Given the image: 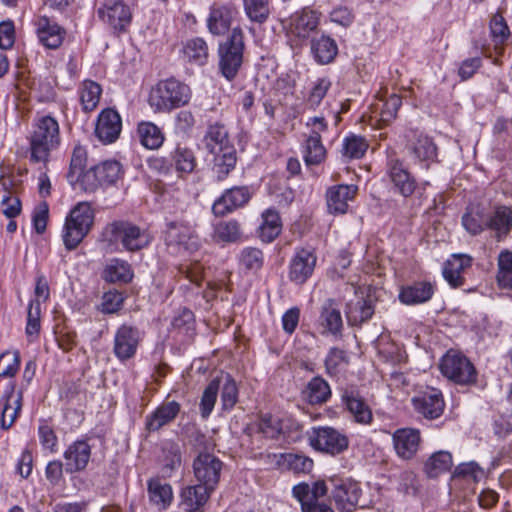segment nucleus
<instances>
[{"instance_id": "obj_1", "label": "nucleus", "mask_w": 512, "mask_h": 512, "mask_svg": "<svg viewBox=\"0 0 512 512\" xmlns=\"http://www.w3.org/2000/svg\"><path fill=\"white\" fill-rule=\"evenodd\" d=\"M27 139L29 142L30 162L47 163L51 152L60 145L61 138L58 121L49 115L36 118Z\"/></svg>"}, {"instance_id": "obj_2", "label": "nucleus", "mask_w": 512, "mask_h": 512, "mask_svg": "<svg viewBox=\"0 0 512 512\" xmlns=\"http://www.w3.org/2000/svg\"><path fill=\"white\" fill-rule=\"evenodd\" d=\"M192 97L190 87L171 77L160 80L150 91L149 105L155 112L169 113L186 106Z\"/></svg>"}, {"instance_id": "obj_3", "label": "nucleus", "mask_w": 512, "mask_h": 512, "mask_svg": "<svg viewBox=\"0 0 512 512\" xmlns=\"http://www.w3.org/2000/svg\"><path fill=\"white\" fill-rule=\"evenodd\" d=\"M103 240L109 245H118L130 252L139 251L151 242L147 230L140 228L132 222L118 220L108 224L103 231Z\"/></svg>"}, {"instance_id": "obj_4", "label": "nucleus", "mask_w": 512, "mask_h": 512, "mask_svg": "<svg viewBox=\"0 0 512 512\" xmlns=\"http://www.w3.org/2000/svg\"><path fill=\"white\" fill-rule=\"evenodd\" d=\"M94 211L88 202H79L67 215L62 231L66 249H75L91 230Z\"/></svg>"}, {"instance_id": "obj_5", "label": "nucleus", "mask_w": 512, "mask_h": 512, "mask_svg": "<svg viewBox=\"0 0 512 512\" xmlns=\"http://www.w3.org/2000/svg\"><path fill=\"white\" fill-rule=\"evenodd\" d=\"M244 48V34L240 27L233 28L226 41L219 46V69L228 81L236 77L242 66Z\"/></svg>"}, {"instance_id": "obj_6", "label": "nucleus", "mask_w": 512, "mask_h": 512, "mask_svg": "<svg viewBox=\"0 0 512 512\" xmlns=\"http://www.w3.org/2000/svg\"><path fill=\"white\" fill-rule=\"evenodd\" d=\"M441 373L449 380L460 385L476 381V370L470 360L456 351H448L440 362Z\"/></svg>"}, {"instance_id": "obj_7", "label": "nucleus", "mask_w": 512, "mask_h": 512, "mask_svg": "<svg viewBox=\"0 0 512 512\" xmlns=\"http://www.w3.org/2000/svg\"><path fill=\"white\" fill-rule=\"evenodd\" d=\"M414 412L427 420L439 418L445 409V402L440 390L426 387L418 391L412 398Z\"/></svg>"}, {"instance_id": "obj_8", "label": "nucleus", "mask_w": 512, "mask_h": 512, "mask_svg": "<svg viewBox=\"0 0 512 512\" xmlns=\"http://www.w3.org/2000/svg\"><path fill=\"white\" fill-rule=\"evenodd\" d=\"M310 444L314 449L334 456L348 448L349 440L337 429L326 426L313 429Z\"/></svg>"}, {"instance_id": "obj_9", "label": "nucleus", "mask_w": 512, "mask_h": 512, "mask_svg": "<svg viewBox=\"0 0 512 512\" xmlns=\"http://www.w3.org/2000/svg\"><path fill=\"white\" fill-rule=\"evenodd\" d=\"M332 485V497L337 508L344 512H351L358 505L361 488L352 478L334 477L329 480Z\"/></svg>"}, {"instance_id": "obj_10", "label": "nucleus", "mask_w": 512, "mask_h": 512, "mask_svg": "<svg viewBox=\"0 0 512 512\" xmlns=\"http://www.w3.org/2000/svg\"><path fill=\"white\" fill-rule=\"evenodd\" d=\"M406 148L415 162L424 164L426 169L437 159V146L433 139L423 132L410 130L407 135Z\"/></svg>"}, {"instance_id": "obj_11", "label": "nucleus", "mask_w": 512, "mask_h": 512, "mask_svg": "<svg viewBox=\"0 0 512 512\" xmlns=\"http://www.w3.org/2000/svg\"><path fill=\"white\" fill-rule=\"evenodd\" d=\"M142 340L141 332L137 327L122 324L114 335L113 353L120 362L132 359Z\"/></svg>"}, {"instance_id": "obj_12", "label": "nucleus", "mask_w": 512, "mask_h": 512, "mask_svg": "<svg viewBox=\"0 0 512 512\" xmlns=\"http://www.w3.org/2000/svg\"><path fill=\"white\" fill-rule=\"evenodd\" d=\"M298 423L291 419H281L271 414L261 415L257 422L251 424L247 431L249 434L260 433L266 438L277 439L280 436H286L289 431H299Z\"/></svg>"}, {"instance_id": "obj_13", "label": "nucleus", "mask_w": 512, "mask_h": 512, "mask_svg": "<svg viewBox=\"0 0 512 512\" xmlns=\"http://www.w3.org/2000/svg\"><path fill=\"white\" fill-rule=\"evenodd\" d=\"M222 467L223 462L209 452H200L193 462V471L197 481L214 489L220 480Z\"/></svg>"}, {"instance_id": "obj_14", "label": "nucleus", "mask_w": 512, "mask_h": 512, "mask_svg": "<svg viewBox=\"0 0 512 512\" xmlns=\"http://www.w3.org/2000/svg\"><path fill=\"white\" fill-rule=\"evenodd\" d=\"M167 246L193 252L198 249L199 241L194 230L183 222H169L165 231Z\"/></svg>"}, {"instance_id": "obj_15", "label": "nucleus", "mask_w": 512, "mask_h": 512, "mask_svg": "<svg viewBox=\"0 0 512 512\" xmlns=\"http://www.w3.org/2000/svg\"><path fill=\"white\" fill-rule=\"evenodd\" d=\"M264 462L271 468L288 470L294 473H309L313 461L309 457L296 453H269L263 455Z\"/></svg>"}, {"instance_id": "obj_16", "label": "nucleus", "mask_w": 512, "mask_h": 512, "mask_svg": "<svg viewBox=\"0 0 512 512\" xmlns=\"http://www.w3.org/2000/svg\"><path fill=\"white\" fill-rule=\"evenodd\" d=\"M252 197L248 186H234L226 189L214 202L212 211L216 216H224L245 206Z\"/></svg>"}, {"instance_id": "obj_17", "label": "nucleus", "mask_w": 512, "mask_h": 512, "mask_svg": "<svg viewBox=\"0 0 512 512\" xmlns=\"http://www.w3.org/2000/svg\"><path fill=\"white\" fill-rule=\"evenodd\" d=\"M317 257L313 249H297L289 264V279L304 284L313 274Z\"/></svg>"}, {"instance_id": "obj_18", "label": "nucleus", "mask_w": 512, "mask_h": 512, "mask_svg": "<svg viewBox=\"0 0 512 512\" xmlns=\"http://www.w3.org/2000/svg\"><path fill=\"white\" fill-rule=\"evenodd\" d=\"M122 120L119 113L113 108L103 109L98 117L95 134L105 144L115 142L121 133Z\"/></svg>"}, {"instance_id": "obj_19", "label": "nucleus", "mask_w": 512, "mask_h": 512, "mask_svg": "<svg viewBox=\"0 0 512 512\" xmlns=\"http://www.w3.org/2000/svg\"><path fill=\"white\" fill-rule=\"evenodd\" d=\"M98 15L102 21L117 32L125 31L132 18L130 8L120 0L106 3L100 7Z\"/></svg>"}, {"instance_id": "obj_20", "label": "nucleus", "mask_w": 512, "mask_h": 512, "mask_svg": "<svg viewBox=\"0 0 512 512\" xmlns=\"http://www.w3.org/2000/svg\"><path fill=\"white\" fill-rule=\"evenodd\" d=\"M392 440L397 456L403 460H410L419 449L421 436L417 429L401 428L393 433Z\"/></svg>"}, {"instance_id": "obj_21", "label": "nucleus", "mask_w": 512, "mask_h": 512, "mask_svg": "<svg viewBox=\"0 0 512 512\" xmlns=\"http://www.w3.org/2000/svg\"><path fill=\"white\" fill-rule=\"evenodd\" d=\"M91 446L85 440H76L64 451L67 473L81 472L86 469L91 458Z\"/></svg>"}, {"instance_id": "obj_22", "label": "nucleus", "mask_w": 512, "mask_h": 512, "mask_svg": "<svg viewBox=\"0 0 512 512\" xmlns=\"http://www.w3.org/2000/svg\"><path fill=\"white\" fill-rule=\"evenodd\" d=\"M22 407V392H15L12 384L0 398V426L9 429L17 419Z\"/></svg>"}, {"instance_id": "obj_23", "label": "nucleus", "mask_w": 512, "mask_h": 512, "mask_svg": "<svg viewBox=\"0 0 512 512\" xmlns=\"http://www.w3.org/2000/svg\"><path fill=\"white\" fill-rule=\"evenodd\" d=\"M342 402L349 411L353 420L362 425H369L373 421V414L370 406L358 391L353 389L345 390L341 396Z\"/></svg>"}, {"instance_id": "obj_24", "label": "nucleus", "mask_w": 512, "mask_h": 512, "mask_svg": "<svg viewBox=\"0 0 512 512\" xmlns=\"http://www.w3.org/2000/svg\"><path fill=\"white\" fill-rule=\"evenodd\" d=\"M39 41L49 49H57L63 42L66 31L54 20L40 16L35 21Z\"/></svg>"}, {"instance_id": "obj_25", "label": "nucleus", "mask_w": 512, "mask_h": 512, "mask_svg": "<svg viewBox=\"0 0 512 512\" xmlns=\"http://www.w3.org/2000/svg\"><path fill=\"white\" fill-rule=\"evenodd\" d=\"M181 410L177 401H168L160 404L151 414L145 418V428L149 432H155L172 423Z\"/></svg>"}, {"instance_id": "obj_26", "label": "nucleus", "mask_w": 512, "mask_h": 512, "mask_svg": "<svg viewBox=\"0 0 512 512\" xmlns=\"http://www.w3.org/2000/svg\"><path fill=\"white\" fill-rule=\"evenodd\" d=\"M121 175V164L115 160H108L92 167L85 174V179L86 181H90L91 178H93L94 182L91 183V185L95 188L96 186H108L115 184Z\"/></svg>"}, {"instance_id": "obj_27", "label": "nucleus", "mask_w": 512, "mask_h": 512, "mask_svg": "<svg viewBox=\"0 0 512 512\" xmlns=\"http://www.w3.org/2000/svg\"><path fill=\"white\" fill-rule=\"evenodd\" d=\"M173 169L180 178H185L195 172L197 157L193 149L186 144L178 143L170 152Z\"/></svg>"}, {"instance_id": "obj_28", "label": "nucleus", "mask_w": 512, "mask_h": 512, "mask_svg": "<svg viewBox=\"0 0 512 512\" xmlns=\"http://www.w3.org/2000/svg\"><path fill=\"white\" fill-rule=\"evenodd\" d=\"M389 177L394 187L404 197L411 196L416 189V181L399 159H390Z\"/></svg>"}, {"instance_id": "obj_29", "label": "nucleus", "mask_w": 512, "mask_h": 512, "mask_svg": "<svg viewBox=\"0 0 512 512\" xmlns=\"http://www.w3.org/2000/svg\"><path fill=\"white\" fill-rule=\"evenodd\" d=\"M375 310L371 299L359 296L355 292V299L350 300L345 309L347 322L350 326H361L373 316Z\"/></svg>"}, {"instance_id": "obj_30", "label": "nucleus", "mask_w": 512, "mask_h": 512, "mask_svg": "<svg viewBox=\"0 0 512 512\" xmlns=\"http://www.w3.org/2000/svg\"><path fill=\"white\" fill-rule=\"evenodd\" d=\"M355 185H336L327 190L326 200L330 213L344 214L348 209V201L352 200L356 193Z\"/></svg>"}, {"instance_id": "obj_31", "label": "nucleus", "mask_w": 512, "mask_h": 512, "mask_svg": "<svg viewBox=\"0 0 512 512\" xmlns=\"http://www.w3.org/2000/svg\"><path fill=\"white\" fill-rule=\"evenodd\" d=\"M237 8L233 4H214L208 18V28L212 34L222 35L228 31Z\"/></svg>"}, {"instance_id": "obj_32", "label": "nucleus", "mask_w": 512, "mask_h": 512, "mask_svg": "<svg viewBox=\"0 0 512 512\" xmlns=\"http://www.w3.org/2000/svg\"><path fill=\"white\" fill-rule=\"evenodd\" d=\"M319 24V16L316 11L304 8L295 12L290 18L291 33L299 38H307L315 31Z\"/></svg>"}, {"instance_id": "obj_33", "label": "nucleus", "mask_w": 512, "mask_h": 512, "mask_svg": "<svg viewBox=\"0 0 512 512\" xmlns=\"http://www.w3.org/2000/svg\"><path fill=\"white\" fill-rule=\"evenodd\" d=\"M212 174L216 181H224L235 169L237 163V152L235 147H228L225 150L212 152Z\"/></svg>"}, {"instance_id": "obj_34", "label": "nucleus", "mask_w": 512, "mask_h": 512, "mask_svg": "<svg viewBox=\"0 0 512 512\" xmlns=\"http://www.w3.org/2000/svg\"><path fill=\"white\" fill-rule=\"evenodd\" d=\"M319 323L326 332L338 335L343 329V320L340 308L334 299H327L320 308Z\"/></svg>"}, {"instance_id": "obj_35", "label": "nucleus", "mask_w": 512, "mask_h": 512, "mask_svg": "<svg viewBox=\"0 0 512 512\" xmlns=\"http://www.w3.org/2000/svg\"><path fill=\"white\" fill-rule=\"evenodd\" d=\"M433 294L434 287L430 282L419 281L402 287L399 300L405 305H418L429 301Z\"/></svg>"}, {"instance_id": "obj_36", "label": "nucleus", "mask_w": 512, "mask_h": 512, "mask_svg": "<svg viewBox=\"0 0 512 512\" xmlns=\"http://www.w3.org/2000/svg\"><path fill=\"white\" fill-rule=\"evenodd\" d=\"M214 490L202 483L188 486L181 491V504L187 512H195L207 502Z\"/></svg>"}, {"instance_id": "obj_37", "label": "nucleus", "mask_w": 512, "mask_h": 512, "mask_svg": "<svg viewBox=\"0 0 512 512\" xmlns=\"http://www.w3.org/2000/svg\"><path fill=\"white\" fill-rule=\"evenodd\" d=\"M488 221V213L480 205L467 207L461 218L463 228L471 236L479 235L488 229Z\"/></svg>"}, {"instance_id": "obj_38", "label": "nucleus", "mask_w": 512, "mask_h": 512, "mask_svg": "<svg viewBox=\"0 0 512 512\" xmlns=\"http://www.w3.org/2000/svg\"><path fill=\"white\" fill-rule=\"evenodd\" d=\"M472 258L468 255H453L443 268V276L445 280L453 287L458 288L463 285V272L470 267Z\"/></svg>"}, {"instance_id": "obj_39", "label": "nucleus", "mask_w": 512, "mask_h": 512, "mask_svg": "<svg viewBox=\"0 0 512 512\" xmlns=\"http://www.w3.org/2000/svg\"><path fill=\"white\" fill-rule=\"evenodd\" d=\"M488 219V229L494 232L498 241L506 237L512 229V209L510 207H495L493 213H488Z\"/></svg>"}, {"instance_id": "obj_40", "label": "nucleus", "mask_w": 512, "mask_h": 512, "mask_svg": "<svg viewBox=\"0 0 512 512\" xmlns=\"http://www.w3.org/2000/svg\"><path fill=\"white\" fill-rule=\"evenodd\" d=\"M311 53L314 60L321 65L331 63L338 54L336 41L327 35L314 37L311 40Z\"/></svg>"}, {"instance_id": "obj_41", "label": "nucleus", "mask_w": 512, "mask_h": 512, "mask_svg": "<svg viewBox=\"0 0 512 512\" xmlns=\"http://www.w3.org/2000/svg\"><path fill=\"white\" fill-rule=\"evenodd\" d=\"M181 56L184 61L190 64L203 66L209 57L208 45L200 37L188 39L182 45Z\"/></svg>"}, {"instance_id": "obj_42", "label": "nucleus", "mask_w": 512, "mask_h": 512, "mask_svg": "<svg viewBox=\"0 0 512 512\" xmlns=\"http://www.w3.org/2000/svg\"><path fill=\"white\" fill-rule=\"evenodd\" d=\"M302 398L311 405L327 402L331 397V388L326 380L320 376L312 378L302 390Z\"/></svg>"}, {"instance_id": "obj_43", "label": "nucleus", "mask_w": 512, "mask_h": 512, "mask_svg": "<svg viewBox=\"0 0 512 512\" xmlns=\"http://www.w3.org/2000/svg\"><path fill=\"white\" fill-rule=\"evenodd\" d=\"M453 457L449 451L440 450L432 453L424 462L423 471L428 478H437L450 471Z\"/></svg>"}, {"instance_id": "obj_44", "label": "nucleus", "mask_w": 512, "mask_h": 512, "mask_svg": "<svg viewBox=\"0 0 512 512\" xmlns=\"http://www.w3.org/2000/svg\"><path fill=\"white\" fill-rule=\"evenodd\" d=\"M205 149L208 153L225 150L228 147H234L229 139L227 129L221 124H214L208 127L203 138Z\"/></svg>"}, {"instance_id": "obj_45", "label": "nucleus", "mask_w": 512, "mask_h": 512, "mask_svg": "<svg viewBox=\"0 0 512 512\" xmlns=\"http://www.w3.org/2000/svg\"><path fill=\"white\" fill-rule=\"evenodd\" d=\"M282 231V222L277 210L269 208L262 213L259 237L265 243L274 241Z\"/></svg>"}, {"instance_id": "obj_46", "label": "nucleus", "mask_w": 512, "mask_h": 512, "mask_svg": "<svg viewBox=\"0 0 512 512\" xmlns=\"http://www.w3.org/2000/svg\"><path fill=\"white\" fill-rule=\"evenodd\" d=\"M137 135L140 143L147 149H159L165 140L162 130L153 122L142 121L137 126Z\"/></svg>"}, {"instance_id": "obj_47", "label": "nucleus", "mask_w": 512, "mask_h": 512, "mask_svg": "<svg viewBox=\"0 0 512 512\" xmlns=\"http://www.w3.org/2000/svg\"><path fill=\"white\" fill-rule=\"evenodd\" d=\"M78 94L82 110L84 112H91L95 110L99 104L102 95V87L96 81L87 79L80 83Z\"/></svg>"}, {"instance_id": "obj_48", "label": "nucleus", "mask_w": 512, "mask_h": 512, "mask_svg": "<svg viewBox=\"0 0 512 512\" xmlns=\"http://www.w3.org/2000/svg\"><path fill=\"white\" fill-rule=\"evenodd\" d=\"M102 278L109 283H127L132 280L133 272L128 262L112 259L105 267Z\"/></svg>"}, {"instance_id": "obj_49", "label": "nucleus", "mask_w": 512, "mask_h": 512, "mask_svg": "<svg viewBox=\"0 0 512 512\" xmlns=\"http://www.w3.org/2000/svg\"><path fill=\"white\" fill-rule=\"evenodd\" d=\"M302 153L307 166L319 165L325 160L327 154L322 140L313 136H305Z\"/></svg>"}, {"instance_id": "obj_50", "label": "nucleus", "mask_w": 512, "mask_h": 512, "mask_svg": "<svg viewBox=\"0 0 512 512\" xmlns=\"http://www.w3.org/2000/svg\"><path fill=\"white\" fill-rule=\"evenodd\" d=\"M238 263L245 272L256 273L263 267L264 254L256 247H245L238 255Z\"/></svg>"}, {"instance_id": "obj_51", "label": "nucleus", "mask_w": 512, "mask_h": 512, "mask_svg": "<svg viewBox=\"0 0 512 512\" xmlns=\"http://www.w3.org/2000/svg\"><path fill=\"white\" fill-rule=\"evenodd\" d=\"M148 494L150 500L162 508H166L173 498L171 486L161 483L159 479H151L148 482Z\"/></svg>"}, {"instance_id": "obj_52", "label": "nucleus", "mask_w": 512, "mask_h": 512, "mask_svg": "<svg viewBox=\"0 0 512 512\" xmlns=\"http://www.w3.org/2000/svg\"><path fill=\"white\" fill-rule=\"evenodd\" d=\"M402 105V99L397 94H391L388 98L380 99V103L375 105V109L379 110V121L383 124H389L396 116Z\"/></svg>"}, {"instance_id": "obj_53", "label": "nucleus", "mask_w": 512, "mask_h": 512, "mask_svg": "<svg viewBox=\"0 0 512 512\" xmlns=\"http://www.w3.org/2000/svg\"><path fill=\"white\" fill-rule=\"evenodd\" d=\"M348 363L347 353L338 347H333L324 360L325 371L329 376H336L346 368Z\"/></svg>"}, {"instance_id": "obj_54", "label": "nucleus", "mask_w": 512, "mask_h": 512, "mask_svg": "<svg viewBox=\"0 0 512 512\" xmlns=\"http://www.w3.org/2000/svg\"><path fill=\"white\" fill-rule=\"evenodd\" d=\"M270 0H243L244 10L247 17L258 23L267 20L270 14Z\"/></svg>"}, {"instance_id": "obj_55", "label": "nucleus", "mask_w": 512, "mask_h": 512, "mask_svg": "<svg viewBox=\"0 0 512 512\" xmlns=\"http://www.w3.org/2000/svg\"><path fill=\"white\" fill-rule=\"evenodd\" d=\"M497 282L502 288L512 289V252L503 250L498 256Z\"/></svg>"}, {"instance_id": "obj_56", "label": "nucleus", "mask_w": 512, "mask_h": 512, "mask_svg": "<svg viewBox=\"0 0 512 512\" xmlns=\"http://www.w3.org/2000/svg\"><path fill=\"white\" fill-rule=\"evenodd\" d=\"M369 144L367 140L355 134L347 136L343 141V154L350 159H359L364 156Z\"/></svg>"}, {"instance_id": "obj_57", "label": "nucleus", "mask_w": 512, "mask_h": 512, "mask_svg": "<svg viewBox=\"0 0 512 512\" xmlns=\"http://www.w3.org/2000/svg\"><path fill=\"white\" fill-rule=\"evenodd\" d=\"M221 381H222V379H220V378L213 379L208 384V386L205 388V390L203 392V395H202L201 401H200V412H201V416L204 419H207L210 416L212 410L214 409V406H215V403L217 400L218 391L220 390V382Z\"/></svg>"}, {"instance_id": "obj_58", "label": "nucleus", "mask_w": 512, "mask_h": 512, "mask_svg": "<svg viewBox=\"0 0 512 512\" xmlns=\"http://www.w3.org/2000/svg\"><path fill=\"white\" fill-rule=\"evenodd\" d=\"M21 363L18 350L5 351L0 354V377L13 378L17 374Z\"/></svg>"}, {"instance_id": "obj_59", "label": "nucleus", "mask_w": 512, "mask_h": 512, "mask_svg": "<svg viewBox=\"0 0 512 512\" xmlns=\"http://www.w3.org/2000/svg\"><path fill=\"white\" fill-rule=\"evenodd\" d=\"M221 389V403L223 410H231L238 402V387L235 380L226 374Z\"/></svg>"}, {"instance_id": "obj_60", "label": "nucleus", "mask_w": 512, "mask_h": 512, "mask_svg": "<svg viewBox=\"0 0 512 512\" xmlns=\"http://www.w3.org/2000/svg\"><path fill=\"white\" fill-rule=\"evenodd\" d=\"M241 236L240 225L236 220L220 222L215 228V237L223 242H236Z\"/></svg>"}, {"instance_id": "obj_61", "label": "nucleus", "mask_w": 512, "mask_h": 512, "mask_svg": "<svg viewBox=\"0 0 512 512\" xmlns=\"http://www.w3.org/2000/svg\"><path fill=\"white\" fill-rule=\"evenodd\" d=\"M331 87V81L328 78H319L311 88L306 99V105L309 109L315 110Z\"/></svg>"}, {"instance_id": "obj_62", "label": "nucleus", "mask_w": 512, "mask_h": 512, "mask_svg": "<svg viewBox=\"0 0 512 512\" xmlns=\"http://www.w3.org/2000/svg\"><path fill=\"white\" fill-rule=\"evenodd\" d=\"M482 476V468L473 461L459 464L453 473L454 479H463L471 482H478Z\"/></svg>"}, {"instance_id": "obj_63", "label": "nucleus", "mask_w": 512, "mask_h": 512, "mask_svg": "<svg viewBox=\"0 0 512 512\" xmlns=\"http://www.w3.org/2000/svg\"><path fill=\"white\" fill-rule=\"evenodd\" d=\"M177 269L180 276L188 279L196 286H200L204 274V267L201 263L197 261L185 262L180 264Z\"/></svg>"}, {"instance_id": "obj_64", "label": "nucleus", "mask_w": 512, "mask_h": 512, "mask_svg": "<svg viewBox=\"0 0 512 512\" xmlns=\"http://www.w3.org/2000/svg\"><path fill=\"white\" fill-rule=\"evenodd\" d=\"M490 32L496 45L503 44L509 38L510 31L504 17L496 13L490 21Z\"/></svg>"}]
</instances>
